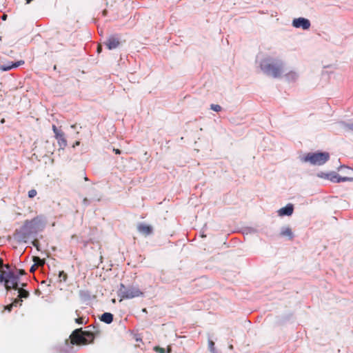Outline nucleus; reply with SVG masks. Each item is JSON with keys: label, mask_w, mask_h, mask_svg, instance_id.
Returning a JSON list of instances; mask_svg holds the SVG:
<instances>
[{"label": "nucleus", "mask_w": 353, "mask_h": 353, "mask_svg": "<svg viewBox=\"0 0 353 353\" xmlns=\"http://www.w3.org/2000/svg\"><path fill=\"white\" fill-rule=\"evenodd\" d=\"M261 68L268 75L277 78L283 72V63L280 60L267 58L262 61Z\"/></svg>", "instance_id": "f257e3e1"}, {"label": "nucleus", "mask_w": 353, "mask_h": 353, "mask_svg": "<svg viewBox=\"0 0 353 353\" xmlns=\"http://www.w3.org/2000/svg\"><path fill=\"white\" fill-rule=\"evenodd\" d=\"M95 335L90 331H83L81 328L76 329L70 336V343L76 345H86L94 341Z\"/></svg>", "instance_id": "f03ea898"}, {"label": "nucleus", "mask_w": 353, "mask_h": 353, "mask_svg": "<svg viewBox=\"0 0 353 353\" xmlns=\"http://www.w3.org/2000/svg\"><path fill=\"white\" fill-rule=\"evenodd\" d=\"M38 222L39 219L37 217L32 220H26L23 226L19 230H16L17 237L20 241L26 242L29 236L36 232Z\"/></svg>", "instance_id": "7ed1b4c3"}, {"label": "nucleus", "mask_w": 353, "mask_h": 353, "mask_svg": "<svg viewBox=\"0 0 353 353\" xmlns=\"http://www.w3.org/2000/svg\"><path fill=\"white\" fill-rule=\"evenodd\" d=\"M330 159V154L327 152H309L302 157V162H309L314 165H321L325 163Z\"/></svg>", "instance_id": "20e7f679"}, {"label": "nucleus", "mask_w": 353, "mask_h": 353, "mask_svg": "<svg viewBox=\"0 0 353 353\" xmlns=\"http://www.w3.org/2000/svg\"><path fill=\"white\" fill-rule=\"evenodd\" d=\"M143 295V292L137 287L130 286L126 288L123 284H121L119 290V296L122 299H130Z\"/></svg>", "instance_id": "39448f33"}, {"label": "nucleus", "mask_w": 353, "mask_h": 353, "mask_svg": "<svg viewBox=\"0 0 353 353\" xmlns=\"http://www.w3.org/2000/svg\"><path fill=\"white\" fill-rule=\"evenodd\" d=\"M5 288L7 290L10 289H18V277L12 272L6 274V279L5 281Z\"/></svg>", "instance_id": "423d86ee"}, {"label": "nucleus", "mask_w": 353, "mask_h": 353, "mask_svg": "<svg viewBox=\"0 0 353 353\" xmlns=\"http://www.w3.org/2000/svg\"><path fill=\"white\" fill-rule=\"evenodd\" d=\"M292 26L296 28H301L303 30H308L311 24L308 19L299 17L292 21Z\"/></svg>", "instance_id": "0eeeda50"}, {"label": "nucleus", "mask_w": 353, "mask_h": 353, "mask_svg": "<svg viewBox=\"0 0 353 353\" xmlns=\"http://www.w3.org/2000/svg\"><path fill=\"white\" fill-rule=\"evenodd\" d=\"M24 61L23 60H20V61H18L15 63H13V62H7V63H4L3 64H1L0 65V70L1 71H8V70H10L12 68H17L20 65H22L24 64Z\"/></svg>", "instance_id": "6e6552de"}, {"label": "nucleus", "mask_w": 353, "mask_h": 353, "mask_svg": "<svg viewBox=\"0 0 353 353\" xmlns=\"http://www.w3.org/2000/svg\"><path fill=\"white\" fill-rule=\"evenodd\" d=\"M120 44L118 37L115 36L110 37L105 42V46L109 50L117 48Z\"/></svg>", "instance_id": "1a4fd4ad"}, {"label": "nucleus", "mask_w": 353, "mask_h": 353, "mask_svg": "<svg viewBox=\"0 0 353 353\" xmlns=\"http://www.w3.org/2000/svg\"><path fill=\"white\" fill-rule=\"evenodd\" d=\"M137 230L141 234L145 236L150 235V234H152L153 230L152 226L146 225L145 223H140L139 225H138Z\"/></svg>", "instance_id": "9d476101"}, {"label": "nucleus", "mask_w": 353, "mask_h": 353, "mask_svg": "<svg viewBox=\"0 0 353 353\" xmlns=\"http://www.w3.org/2000/svg\"><path fill=\"white\" fill-rule=\"evenodd\" d=\"M294 211V208L292 204H288L286 206L281 208L278 211V214L279 216H290Z\"/></svg>", "instance_id": "9b49d317"}, {"label": "nucleus", "mask_w": 353, "mask_h": 353, "mask_svg": "<svg viewBox=\"0 0 353 353\" xmlns=\"http://www.w3.org/2000/svg\"><path fill=\"white\" fill-rule=\"evenodd\" d=\"M280 235L281 236H286L288 237L289 239H293V233H292V231L291 230L290 228L289 227H285V228H283L281 231V233H280Z\"/></svg>", "instance_id": "f8f14e48"}, {"label": "nucleus", "mask_w": 353, "mask_h": 353, "mask_svg": "<svg viewBox=\"0 0 353 353\" xmlns=\"http://www.w3.org/2000/svg\"><path fill=\"white\" fill-rule=\"evenodd\" d=\"M100 320L108 324L111 323L113 321V315L111 313L105 312L100 317Z\"/></svg>", "instance_id": "ddd939ff"}, {"label": "nucleus", "mask_w": 353, "mask_h": 353, "mask_svg": "<svg viewBox=\"0 0 353 353\" xmlns=\"http://www.w3.org/2000/svg\"><path fill=\"white\" fill-rule=\"evenodd\" d=\"M17 290H18V292H19V296H18L19 298V299H18L19 300H21L22 298L26 299L29 296L30 294L27 290H26L23 288H18Z\"/></svg>", "instance_id": "4468645a"}, {"label": "nucleus", "mask_w": 353, "mask_h": 353, "mask_svg": "<svg viewBox=\"0 0 353 353\" xmlns=\"http://www.w3.org/2000/svg\"><path fill=\"white\" fill-rule=\"evenodd\" d=\"M351 180L352 179H350L349 177H347V176L342 177L339 175H336V176H334V179L332 181L334 182H336V183H341V182H345V181H351Z\"/></svg>", "instance_id": "2eb2a0df"}, {"label": "nucleus", "mask_w": 353, "mask_h": 353, "mask_svg": "<svg viewBox=\"0 0 353 353\" xmlns=\"http://www.w3.org/2000/svg\"><path fill=\"white\" fill-rule=\"evenodd\" d=\"M21 302H22V300H19V299H16L14 300V301L11 304L5 306V310L10 312L12 308V307L17 306V305L18 303L21 305Z\"/></svg>", "instance_id": "dca6fc26"}, {"label": "nucleus", "mask_w": 353, "mask_h": 353, "mask_svg": "<svg viewBox=\"0 0 353 353\" xmlns=\"http://www.w3.org/2000/svg\"><path fill=\"white\" fill-rule=\"evenodd\" d=\"M56 139L58 140L61 146H65L67 145V141L63 132L61 134V136L56 137Z\"/></svg>", "instance_id": "f3484780"}, {"label": "nucleus", "mask_w": 353, "mask_h": 353, "mask_svg": "<svg viewBox=\"0 0 353 353\" xmlns=\"http://www.w3.org/2000/svg\"><path fill=\"white\" fill-rule=\"evenodd\" d=\"M154 350L158 353H166L164 348L159 347V346L154 347ZM170 352H171V347L169 346L167 350V353H170Z\"/></svg>", "instance_id": "a211bd4d"}, {"label": "nucleus", "mask_w": 353, "mask_h": 353, "mask_svg": "<svg viewBox=\"0 0 353 353\" xmlns=\"http://www.w3.org/2000/svg\"><path fill=\"white\" fill-rule=\"evenodd\" d=\"M33 261L38 266H43L44 265V263H45L44 261L41 259L38 256H34V259H33Z\"/></svg>", "instance_id": "6ab92c4d"}, {"label": "nucleus", "mask_w": 353, "mask_h": 353, "mask_svg": "<svg viewBox=\"0 0 353 353\" xmlns=\"http://www.w3.org/2000/svg\"><path fill=\"white\" fill-rule=\"evenodd\" d=\"M59 277L61 279V281H65L68 279V275L64 271H60L59 273Z\"/></svg>", "instance_id": "aec40b11"}, {"label": "nucleus", "mask_w": 353, "mask_h": 353, "mask_svg": "<svg viewBox=\"0 0 353 353\" xmlns=\"http://www.w3.org/2000/svg\"><path fill=\"white\" fill-rule=\"evenodd\" d=\"M210 108L215 112H220L222 108L218 104H212Z\"/></svg>", "instance_id": "412c9836"}, {"label": "nucleus", "mask_w": 353, "mask_h": 353, "mask_svg": "<svg viewBox=\"0 0 353 353\" xmlns=\"http://www.w3.org/2000/svg\"><path fill=\"white\" fill-rule=\"evenodd\" d=\"M6 274L5 272L2 271L1 270L0 271V283H5V281L6 279Z\"/></svg>", "instance_id": "4be33fe9"}, {"label": "nucleus", "mask_w": 353, "mask_h": 353, "mask_svg": "<svg viewBox=\"0 0 353 353\" xmlns=\"http://www.w3.org/2000/svg\"><path fill=\"white\" fill-rule=\"evenodd\" d=\"M37 192L35 190L32 189L28 192V196L30 198H33L37 195Z\"/></svg>", "instance_id": "5701e85b"}, {"label": "nucleus", "mask_w": 353, "mask_h": 353, "mask_svg": "<svg viewBox=\"0 0 353 353\" xmlns=\"http://www.w3.org/2000/svg\"><path fill=\"white\" fill-rule=\"evenodd\" d=\"M287 77H291V78H292V79H296V77H297V75H296V72H289V73L287 74Z\"/></svg>", "instance_id": "b1692460"}, {"label": "nucleus", "mask_w": 353, "mask_h": 353, "mask_svg": "<svg viewBox=\"0 0 353 353\" xmlns=\"http://www.w3.org/2000/svg\"><path fill=\"white\" fill-rule=\"evenodd\" d=\"M75 322L78 324H83L84 323V319L83 317H79L75 319Z\"/></svg>", "instance_id": "393cba45"}, {"label": "nucleus", "mask_w": 353, "mask_h": 353, "mask_svg": "<svg viewBox=\"0 0 353 353\" xmlns=\"http://www.w3.org/2000/svg\"><path fill=\"white\" fill-rule=\"evenodd\" d=\"M32 243L37 250H39V241L37 239H34L32 242Z\"/></svg>", "instance_id": "a878e982"}, {"label": "nucleus", "mask_w": 353, "mask_h": 353, "mask_svg": "<svg viewBox=\"0 0 353 353\" xmlns=\"http://www.w3.org/2000/svg\"><path fill=\"white\" fill-rule=\"evenodd\" d=\"M62 133H63V132L59 130L58 131H57L56 132H54L55 137H59V136H61V134H62Z\"/></svg>", "instance_id": "bb28decb"}, {"label": "nucleus", "mask_w": 353, "mask_h": 353, "mask_svg": "<svg viewBox=\"0 0 353 353\" xmlns=\"http://www.w3.org/2000/svg\"><path fill=\"white\" fill-rule=\"evenodd\" d=\"M113 151L115 152V154H121V150L119 149H115L114 148Z\"/></svg>", "instance_id": "cd10ccee"}, {"label": "nucleus", "mask_w": 353, "mask_h": 353, "mask_svg": "<svg viewBox=\"0 0 353 353\" xmlns=\"http://www.w3.org/2000/svg\"><path fill=\"white\" fill-rule=\"evenodd\" d=\"M52 130H53V132H54H54H56L57 131H58L59 130L57 129V128L56 127V125H52Z\"/></svg>", "instance_id": "c85d7f7f"}, {"label": "nucleus", "mask_w": 353, "mask_h": 353, "mask_svg": "<svg viewBox=\"0 0 353 353\" xmlns=\"http://www.w3.org/2000/svg\"><path fill=\"white\" fill-rule=\"evenodd\" d=\"M97 52L99 53L101 52V46H99L98 48H97Z\"/></svg>", "instance_id": "c756f323"}, {"label": "nucleus", "mask_w": 353, "mask_h": 353, "mask_svg": "<svg viewBox=\"0 0 353 353\" xmlns=\"http://www.w3.org/2000/svg\"><path fill=\"white\" fill-rule=\"evenodd\" d=\"M1 18H2L3 20H6V18H7V15L6 14H3Z\"/></svg>", "instance_id": "7c9ffc66"}, {"label": "nucleus", "mask_w": 353, "mask_h": 353, "mask_svg": "<svg viewBox=\"0 0 353 353\" xmlns=\"http://www.w3.org/2000/svg\"><path fill=\"white\" fill-rule=\"evenodd\" d=\"M19 274H25L24 270H21L19 271Z\"/></svg>", "instance_id": "2f4dec72"}, {"label": "nucleus", "mask_w": 353, "mask_h": 353, "mask_svg": "<svg viewBox=\"0 0 353 353\" xmlns=\"http://www.w3.org/2000/svg\"><path fill=\"white\" fill-rule=\"evenodd\" d=\"M210 345L211 347L212 348L214 345V343L212 341H210Z\"/></svg>", "instance_id": "473e14b6"}, {"label": "nucleus", "mask_w": 353, "mask_h": 353, "mask_svg": "<svg viewBox=\"0 0 353 353\" xmlns=\"http://www.w3.org/2000/svg\"><path fill=\"white\" fill-rule=\"evenodd\" d=\"M3 267H5L6 269H9L10 268V265L8 264L7 265H3Z\"/></svg>", "instance_id": "72a5a7b5"}, {"label": "nucleus", "mask_w": 353, "mask_h": 353, "mask_svg": "<svg viewBox=\"0 0 353 353\" xmlns=\"http://www.w3.org/2000/svg\"><path fill=\"white\" fill-rule=\"evenodd\" d=\"M87 202H88V199L85 198V199H83V203H86Z\"/></svg>", "instance_id": "f704fd0d"}, {"label": "nucleus", "mask_w": 353, "mask_h": 353, "mask_svg": "<svg viewBox=\"0 0 353 353\" xmlns=\"http://www.w3.org/2000/svg\"><path fill=\"white\" fill-rule=\"evenodd\" d=\"M76 145H79V141H77L76 143H75Z\"/></svg>", "instance_id": "c9c22d12"}, {"label": "nucleus", "mask_w": 353, "mask_h": 353, "mask_svg": "<svg viewBox=\"0 0 353 353\" xmlns=\"http://www.w3.org/2000/svg\"><path fill=\"white\" fill-rule=\"evenodd\" d=\"M75 126H76V125H72L71 126V128H75Z\"/></svg>", "instance_id": "e433bc0d"}]
</instances>
